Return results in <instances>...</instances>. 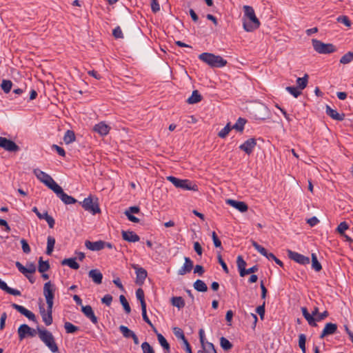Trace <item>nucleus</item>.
Listing matches in <instances>:
<instances>
[{
	"mask_svg": "<svg viewBox=\"0 0 353 353\" xmlns=\"http://www.w3.org/2000/svg\"><path fill=\"white\" fill-rule=\"evenodd\" d=\"M243 9L244 12L243 28L247 32H252L260 26V21L256 17L254 10L252 6H244Z\"/></svg>",
	"mask_w": 353,
	"mask_h": 353,
	"instance_id": "obj_1",
	"label": "nucleus"
},
{
	"mask_svg": "<svg viewBox=\"0 0 353 353\" xmlns=\"http://www.w3.org/2000/svg\"><path fill=\"white\" fill-rule=\"evenodd\" d=\"M199 59L212 68H222L228 63L222 57L208 52L201 53Z\"/></svg>",
	"mask_w": 353,
	"mask_h": 353,
	"instance_id": "obj_2",
	"label": "nucleus"
},
{
	"mask_svg": "<svg viewBox=\"0 0 353 353\" xmlns=\"http://www.w3.org/2000/svg\"><path fill=\"white\" fill-rule=\"evenodd\" d=\"M38 334L41 341L53 353L59 352V348L55 343L52 334L47 330L38 328Z\"/></svg>",
	"mask_w": 353,
	"mask_h": 353,
	"instance_id": "obj_3",
	"label": "nucleus"
},
{
	"mask_svg": "<svg viewBox=\"0 0 353 353\" xmlns=\"http://www.w3.org/2000/svg\"><path fill=\"white\" fill-rule=\"evenodd\" d=\"M82 208L92 214H96L101 212L99 205V199L97 197L90 195L88 197L84 199L82 202H80Z\"/></svg>",
	"mask_w": 353,
	"mask_h": 353,
	"instance_id": "obj_4",
	"label": "nucleus"
},
{
	"mask_svg": "<svg viewBox=\"0 0 353 353\" xmlns=\"http://www.w3.org/2000/svg\"><path fill=\"white\" fill-rule=\"evenodd\" d=\"M167 180L170 181L176 188L187 190L197 191L198 187L188 179H180L173 176H167Z\"/></svg>",
	"mask_w": 353,
	"mask_h": 353,
	"instance_id": "obj_5",
	"label": "nucleus"
},
{
	"mask_svg": "<svg viewBox=\"0 0 353 353\" xmlns=\"http://www.w3.org/2000/svg\"><path fill=\"white\" fill-rule=\"evenodd\" d=\"M312 43L314 50L319 54H330L336 50L332 43H325L316 39H313Z\"/></svg>",
	"mask_w": 353,
	"mask_h": 353,
	"instance_id": "obj_6",
	"label": "nucleus"
},
{
	"mask_svg": "<svg viewBox=\"0 0 353 353\" xmlns=\"http://www.w3.org/2000/svg\"><path fill=\"white\" fill-rule=\"evenodd\" d=\"M33 173L41 182L43 183L52 191L58 185V184L54 181L51 176L41 171L39 168L34 169Z\"/></svg>",
	"mask_w": 353,
	"mask_h": 353,
	"instance_id": "obj_7",
	"label": "nucleus"
},
{
	"mask_svg": "<svg viewBox=\"0 0 353 353\" xmlns=\"http://www.w3.org/2000/svg\"><path fill=\"white\" fill-rule=\"evenodd\" d=\"M17 332L20 341H22L27 336L34 337L37 334V331L26 324L21 325L18 328Z\"/></svg>",
	"mask_w": 353,
	"mask_h": 353,
	"instance_id": "obj_8",
	"label": "nucleus"
},
{
	"mask_svg": "<svg viewBox=\"0 0 353 353\" xmlns=\"http://www.w3.org/2000/svg\"><path fill=\"white\" fill-rule=\"evenodd\" d=\"M53 192L58 196V197L66 205L73 204L77 203V199L74 197L68 195L65 193L60 185H57Z\"/></svg>",
	"mask_w": 353,
	"mask_h": 353,
	"instance_id": "obj_9",
	"label": "nucleus"
},
{
	"mask_svg": "<svg viewBox=\"0 0 353 353\" xmlns=\"http://www.w3.org/2000/svg\"><path fill=\"white\" fill-rule=\"evenodd\" d=\"M287 253L289 259L294 261L297 263L301 265H307L310 263V258L307 256L290 250H288Z\"/></svg>",
	"mask_w": 353,
	"mask_h": 353,
	"instance_id": "obj_10",
	"label": "nucleus"
},
{
	"mask_svg": "<svg viewBox=\"0 0 353 353\" xmlns=\"http://www.w3.org/2000/svg\"><path fill=\"white\" fill-rule=\"evenodd\" d=\"M132 268L135 270L136 273V283L139 285H142L148 276L147 271L138 265L133 264Z\"/></svg>",
	"mask_w": 353,
	"mask_h": 353,
	"instance_id": "obj_11",
	"label": "nucleus"
},
{
	"mask_svg": "<svg viewBox=\"0 0 353 353\" xmlns=\"http://www.w3.org/2000/svg\"><path fill=\"white\" fill-rule=\"evenodd\" d=\"M0 147L8 152H17L19 147L12 140L0 137Z\"/></svg>",
	"mask_w": 353,
	"mask_h": 353,
	"instance_id": "obj_12",
	"label": "nucleus"
},
{
	"mask_svg": "<svg viewBox=\"0 0 353 353\" xmlns=\"http://www.w3.org/2000/svg\"><path fill=\"white\" fill-rule=\"evenodd\" d=\"M256 145V139L250 138L239 146V148L246 154H250Z\"/></svg>",
	"mask_w": 353,
	"mask_h": 353,
	"instance_id": "obj_13",
	"label": "nucleus"
},
{
	"mask_svg": "<svg viewBox=\"0 0 353 353\" xmlns=\"http://www.w3.org/2000/svg\"><path fill=\"white\" fill-rule=\"evenodd\" d=\"M225 203L230 206L238 210L241 212H245L248 210V206L243 201H236L233 199H228L225 201Z\"/></svg>",
	"mask_w": 353,
	"mask_h": 353,
	"instance_id": "obj_14",
	"label": "nucleus"
},
{
	"mask_svg": "<svg viewBox=\"0 0 353 353\" xmlns=\"http://www.w3.org/2000/svg\"><path fill=\"white\" fill-rule=\"evenodd\" d=\"M81 312L88 319L91 321L93 324L96 325L98 323V319L95 316L94 311L90 305H82Z\"/></svg>",
	"mask_w": 353,
	"mask_h": 353,
	"instance_id": "obj_15",
	"label": "nucleus"
},
{
	"mask_svg": "<svg viewBox=\"0 0 353 353\" xmlns=\"http://www.w3.org/2000/svg\"><path fill=\"white\" fill-rule=\"evenodd\" d=\"M39 312L46 325H50L52 323V312L46 310L43 305H39Z\"/></svg>",
	"mask_w": 353,
	"mask_h": 353,
	"instance_id": "obj_16",
	"label": "nucleus"
},
{
	"mask_svg": "<svg viewBox=\"0 0 353 353\" xmlns=\"http://www.w3.org/2000/svg\"><path fill=\"white\" fill-rule=\"evenodd\" d=\"M183 265L178 270L179 275H185L191 272L193 268V261L189 257L184 258Z\"/></svg>",
	"mask_w": 353,
	"mask_h": 353,
	"instance_id": "obj_17",
	"label": "nucleus"
},
{
	"mask_svg": "<svg viewBox=\"0 0 353 353\" xmlns=\"http://www.w3.org/2000/svg\"><path fill=\"white\" fill-rule=\"evenodd\" d=\"M337 330V325L332 323H327L325 324L324 329L323 330L320 339H323L326 336L334 334Z\"/></svg>",
	"mask_w": 353,
	"mask_h": 353,
	"instance_id": "obj_18",
	"label": "nucleus"
},
{
	"mask_svg": "<svg viewBox=\"0 0 353 353\" xmlns=\"http://www.w3.org/2000/svg\"><path fill=\"white\" fill-rule=\"evenodd\" d=\"M54 285L48 281L44 284L43 286V295L46 299H54Z\"/></svg>",
	"mask_w": 353,
	"mask_h": 353,
	"instance_id": "obj_19",
	"label": "nucleus"
},
{
	"mask_svg": "<svg viewBox=\"0 0 353 353\" xmlns=\"http://www.w3.org/2000/svg\"><path fill=\"white\" fill-rule=\"evenodd\" d=\"M93 130L100 135L105 136L109 133L110 127L104 122H100L94 126Z\"/></svg>",
	"mask_w": 353,
	"mask_h": 353,
	"instance_id": "obj_20",
	"label": "nucleus"
},
{
	"mask_svg": "<svg viewBox=\"0 0 353 353\" xmlns=\"http://www.w3.org/2000/svg\"><path fill=\"white\" fill-rule=\"evenodd\" d=\"M122 238L128 242H137L140 240V237L135 232L132 231H124L121 232Z\"/></svg>",
	"mask_w": 353,
	"mask_h": 353,
	"instance_id": "obj_21",
	"label": "nucleus"
},
{
	"mask_svg": "<svg viewBox=\"0 0 353 353\" xmlns=\"http://www.w3.org/2000/svg\"><path fill=\"white\" fill-rule=\"evenodd\" d=\"M326 114L330 117L332 119L341 121L345 119V114L339 113L336 110L332 109L329 105H326Z\"/></svg>",
	"mask_w": 353,
	"mask_h": 353,
	"instance_id": "obj_22",
	"label": "nucleus"
},
{
	"mask_svg": "<svg viewBox=\"0 0 353 353\" xmlns=\"http://www.w3.org/2000/svg\"><path fill=\"white\" fill-rule=\"evenodd\" d=\"M88 276L94 283L99 285L102 283L103 274L99 270H91L88 273Z\"/></svg>",
	"mask_w": 353,
	"mask_h": 353,
	"instance_id": "obj_23",
	"label": "nucleus"
},
{
	"mask_svg": "<svg viewBox=\"0 0 353 353\" xmlns=\"http://www.w3.org/2000/svg\"><path fill=\"white\" fill-rule=\"evenodd\" d=\"M102 240H99L97 241H90L89 240H86L85 241V246L87 249L91 251H100L102 250Z\"/></svg>",
	"mask_w": 353,
	"mask_h": 353,
	"instance_id": "obj_24",
	"label": "nucleus"
},
{
	"mask_svg": "<svg viewBox=\"0 0 353 353\" xmlns=\"http://www.w3.org/2000/svg\"><path fill=\"white\" fill-rule=\"evenodd\" d=\"M236 265L239 272V275L243 277V273L245 272V266L247 265L245 261L243 259L241 255H239L236 258Z\"/></svg>",
	"mask_w": 353,
	"mask_h": 353,
	"instance_id": "obj_25",
	"label": "nucleus"
},
{
	"mask_svg": "<svg viewBox=\"0 0 353 353\" xmlns=\"http://www.w3.org/2000/svg\"><path fill=\"white\" fill-rule=\"evenodd\" d=\"M61 265H68L70 268L73 270H77L79 268V264L76 261L75 258L64 259L61 261Z\"/></svg>",
	"mask_w": 353,
	"mask_h": 353,
	"instance_id": "obj_26",
	"label": "nucleus"
},
{
	"mask_svg": "<svg viewBox=\"0 0 353 353\" xmlns=\"http://www.w3.org/2000/svg\"><path fill=\"white\" fill-rule=\"evenodd\" d=\"M202 97L199 91L195 90L192 92V95L187 99L189 104H194L201 101Z\"/></svg>",
	"mask_w": 353,
	"mask_h": 353,
	"instance_id": "obj_27",
	"label": "nucleus"
},
{
	"mask_svg": "<svg viewBox=\"0 0 353 353\" xmlns=\"http://www.w3.org/2000/svg\"><path fill=\"white\" fill-rule=\"evenodd\" d=\"M158 341L160 345L163 347V348L165 350V353H170V344L165 339V338L160 333L157 334Z\"/></svg>",
	"mask_w": 353,
	"mask_h": 353,
	"instance_id": "obj_28",
	"label": "nucleus"
},
{
	"mask_svg": "<svg viewBox=\"0 0 353 353\" xmlns=\"http://www.w3.org/2000/svg\"><path fill=\"white\" fill-rule=\"evenodd\" d=\"M194 288L201 292H205L208 290L207 285L204 281L200 279H197L193 284Z\"/></svg>",
	"mask_w": 353,
	"mask_h": 353,
	"instance_id": "obj_29",
	"label": "nucleus"
},
{
	"mask_svg": "<svg viewBox=\"0 0 353 353\" xmlns=\"http://www.w3.org/2000/svg\"><path fill=\"white\" fill-rule=\"evenodd\" d=\"M171 303L178 309L183 308L185 306V301L181 296H173L171 299Z\"/></svg>",
	"mask_w": 353,
	"mask_h": 353,
	"instance_id": "obj_30",
	"label": "nucleus"
},
{
	"mask_svg": "<svg viewBox=\"0 0 353 353\" xmlns=\"http://www.w3.org/2000/svg\"><path fill=\"white\" fill-rule=\"evenodd\" d=\"M54 244H55V239L52 236H48V239H47V248H46V254L48 255L52 254L53 250H54Z\"/></svg>",
	"mask_w": 353,
	"mask_h": 353,
	"instance_id": "obj_31",
	"label": "nucleus"
},
{
	"mask_svg": "<svg viewBox=\"0 0 353 353\" xmlns=\"http://www.w3.org/2000/svg\"><path fill=\"white\" fill-rule=\"evenodd\" d=\"M50 269V264L48 261H43L42 257L39 258L38 270L41 273H44Z\"/></svg>",
	"mask_w": 353,
	"mask_h": 353,
	"instance_id": "obj_32",
	"label": "nucleus"
},
{
	"mask_svg": "<svg viewBox=\"0 0 353 353\" xmlns=\"http://www.w3.org/2000/svg\"><path fill=\"white\" fill-rule=\"evenodd\" d=\"M75 134L72 130H67L63 137V141L66 144H70L74 141Z\"/></svg>",
	"mask_w": 353,
	"mask_h": 353,
	"instance_id": "obj_33",
	"label": "nucleus"
},
{
	"mask_svg": "<svg viewBox=\"0 0 353 353\" xmlns=\"http://www.w3.org/2000/svg\"><path fill=\"white\" fill-rule=\"evenodd\" d=\"M64 328L68 334H74L80 330L78 326L73 325L70 322H65L64 323Z\"/></svg>",
	"mask_w": 353,
	"mask_h": 353,
	"instance_id": "obj_34",
	"label": "nucleus"
},
{
	"mask_svg": "<svg viewBox=\"0 0 353 353\" xmlns=\"http://www.w3.org/2000/svg\"><path fill=\"white\" fill-rule=\"evenodd\" d=\"M312 268L316 271L319 272L322 269L321 264L319 262L316 254H312Z\"/></svg>",
	"mask_w": 353,
	"mask_h": 353,
	"instance_id": "obj_35",
	"label": "nucleus"
},
{
	"mask_svg": "<svg viewBox=\"0 0 353 353\" xmlns=\"http://www.w3.org/2000/svg\"><path fill=\"white\" fill-rule=\"evenodd\" d=\"M252 245L255 248V250H257L261 255H263L265 257L268 256L267 255L268 254L269 252L265 248H263L254 241H252Z\"/></svg>",
	"mask_w": 353,
	"mask_h": 353,
	"instance_id": "obj_36",
	"label": "nucleus"
},
{
	"mask_svg": "<svg viewBox=\"0 0 353 353\" xmlns=\"http://www.w3.org/2000/svg\"><path fill=\"white\" fill-rule=\"evenodd\" d=\"M252 245L255 248V250H257L261 255H263L265 257L268 256L267 255L268 254L269 252L265 248H263L254 241H252Z\"/></svg>",
	"mask_w": 353,
	"mask_h": 353,
	"instance_id": "obj_37",
	"label": "nucleus"
},
{
	"mask_svg": "<svg viewBox=\"0 0 353 353\" xmlns=\"http://www.w3.org/2000/svg\"><path fill=\"white\" fill-rule=\"evenodd\" d=\"M307 79H308L307 74H305L303 77H302V78L299 77L296 79V83H297L298 88L300 90H303L307 86Z\"/></svg>",
	"mask_w": 353,
	"mask_h": 353,
	"instance_id": "obj_38",
	"label": "nucleus"
},
{
	"mask_svg": "<svg viewBox=\"0 0 353 353\" xmlns=\"http://www.w3.org/2000/svg\"><path fill=\"white\" fill-rule=\"evenodd\" d=\"M246 123V120L243 118H239L236 123L232 126V129H235L237 131L242 132L244 129V125Z\"/></svg>",
	"mask_w": 353,
	"mask_h": 353,
	"instance_id": "obj_39",
	"label": "nucleus"
},
{
	"mask_svg": "<svg viewBox=\"0 0 353 353\" xmlns=\"http://www.w3.org/2000/svg\"><path fill=\"white\" fill-rule=\"evenodd\" d=\"M141 311H142V317H143V321L145 323H147L151 327H152L154 330V332L157 333V329L154 327L153 324L152 323V322L150 321V320L149 319V318L147 315L146 305L145 306L143 305V307H141Z\"/></svg>",
	"mask_w": 353,
	"mask_h": 353,
	"instance_id": "obj_40",
	"label": "nucleus"
},
{
	"mask_svg": "<svg viewBox=\"0 0 353 353\" xmlns=\"http://www.w3.org/2000/svg\"><path fill=\"white\" fill-rule=\"evenodd\" d=\"M352 61H353V52H348L341 58L340 63L342 64H347Z\"/></svg>",
	"mask_w": 353,
	"mask_h": 353,
	"instance_id": "obj_41",
	"label": "nucleus"
},
{
	"mask_svg": "<svg viewBox=\"0 0 353 353\" xmlns=\"http://www.w3.org/2000/svg\"><path fill=\"white\" fill-rule=\"evenodd\" d=\"M232 129V127L230 125V123H228L219 133H218V136L220 137V138H225L228 134H229V132H230V130Z\"/></svg>",
	"mask_w": 353,
	"mask_h": 353,
	"instance_id": "obj_42",
	"label": "nucleus"
},
{
	"mask_svg": "<svg viewBox=\"0 0 353 353\" xmlns=\"http://www.w3.org/2000/svg\"><path fill=\"white\" fill-rule=\"evenodd\" d=\"M119 300H120V302H121V305H123L125 312L127 314H130L131 312V308H130V305H129L127 299H125V296L120 295Z\"/></svg>",
	"mask_w": 353,
	"mask_h": 353,
	"instance_id": "obj_43",
	"label": "nucleus"
},
{
	"mask_svg": "<svg viewBox=\"0 0 353 353\" xmlns=\"http://www.w3.org/2000/svg\"><path fill=\"white\" fill-rule=\"evenodd\" d=\"M12 86V83L10 80H3L1 84V89L5 93H8Z\"/></svg>",
	"mask_w": 353,
	"mask_h": 353,
	"instance_id": "obj_44",
	"label": "nucleus"
},
{
	"mask_svg": "<svg viewBox=\"0 0 353 353\" xmlns=\"http://www.w3.org/2000/svg\"><path fill=\"white\" fill-rule=\"evenodd\" d=\"M119 330L125 338H131L132 335L134 334V332L125 325H120Z\"/></svg>",
	"mask_w": 353,
	"mask_h": 353,
	"instance_id": "obj_45",
	"label": "nucleus"
},
{
	"mask_svg": "<svg viewBox=\"0 0 353 353\" xmlns=\"http://www.w3.org/2000/svg\"><path fill=\"white\" fill-rule=\"evenodd\" d=\"M136 296L138 300L140 301L141 306L143 307V305L145 306L146 303L145 301L144 298V292L141 288H139L136 291Z\"/></svg>",
	"mask_w": 353,
	"mask_h": 353,
	"instance_id": "obj_46",
	"label": "nucleus"
},
{
	"mask_svg": "<svg viewBox=\"0 0 353 353\" xmlns=\"http://www.w3.org/2000/svg\"><path fill=\"white\" fill-rule=\"evenodd\" d=\"M220 344L221 347L225 350H229L232 347V344L223 336L220 339Z\"/></svg>",
	"mask_w": 353,
	"mask_h": 353,
	"instance_id": "obj_47",
	"label": "nucleus"
},
{
	"mask_svg": "<svg viewBox=\"0 0 353 353\" xmlns=\"http://www.w3.org/2000/svg\"><path fill=\"white\" fill-rule=\"evenodd\" d=\"M173 332H174V334L175 335V336L178 339H181L183 341V342H184L185 341L187 340L184 335L183 330L181 328L176 327H174Z\"/></svg>",
	"mask_w": 353,
	"mask_h": 353,
	"instance_id": "obj_48",
	"label": "nucleus"
},
{
	"mask_svg": "<svg viewBox=\"0 0 353 353\" xmlns=\"http://www.w3.org/2000/svg\"><path fill=\"white\" fill-rule=\"evenodd\" d=\"M305 335L304 334H301L299 336V346L301 349L303 353H305Z\"/></svg>",
	"mask_w": 353,
	"mask_h": 353,
	"instance_id": "obj_49",
	"label": "nucleus"
},
{
	"mask_svg": "<svg viewBox=\"0 0 353 353\" xmlns=\"http://www.w3.org/2000/svg\"><path fill=\"white\" fill-rule=\"evenodd\" d=\"M205 353H216L214 345L212 343L206 342V345L202 346Z\"/></svg>",
	"mask_w": 353,
	"mask_h": 353,
	"instance_id": "obj_50",
	"label": "nucleus"
},
{
	"mask_svg": "<svg viewBox=\"0 0 353 353\" xmlns=\"http://www.w3.org/2000/svg\"><path fill=\"white\" fill-rule=\"evenodd\" d=\"M336 21L339 23H343L347 27H350L352 24L349 18L345 15L339 16L336 19Z\"/></svg>",
	"mask_w": 353,
	"mask_h": 353,
	"instance_id": "obj_51",
	"label": "nucleus"
},
{
	"mask_svg": "<svg viewBox=\"0 0 353 353\" xmlns=\"http://www.w3.org/2000/svg\"><path fill=\"white\" fill-rule=\"evenodd\" d=\"M348 228L349 225L345 221H343L338 225L336 231L339 232V234H343V233H345V231L347 230Z\"/></svg>",
	"mask_w": 353,
	"mask_h": 353,
	"instance_id": "obj_52",
	"label": "nucleus"
},
{
	"mask_svg": "<svg viewBox=\"0 0 353 353\" xmlns=\"http://www.w3.org/2000/svg\"><path fill=\"white\" fill-rule=\"evenodd\" d=\"M285 89L295 98L298 97L301 94V92L297 88L293 86H288Z\"/></svg>",
	"mask_w": 353,
	"mask_h": 353,
	"instance_id": "obj_53",
	"label": "nucleus"
},
{
	"mask_svg": "<svg viewBox=\"0 0 353 353\" xmlns=\"http://www.w3.org/2000/svg\"><path fill=\"white\" fill-rule=\"evenodd\" d=\"M141 348L143 353H154L152 347L148 342H143L141 344Z\"/></svg>",
	"mask_w": 353,
	"mask_h": 353,
	"instance_id": "obj_54",
	"label": "nucleus"
},
{
	"mask_svg": "<svg viewBox=\"0 0 353 353\" xmlns=\"http://www.w3.org/2000/svg\"><path fill=\"white\" fill-rule=\"evenodd\" d=\"M44 216H45V217L43 219H45L47 221V223L50 228H53L54 226V223H55V221H54V219H53V217L50 216L48 214V212H46V211L44 212Z\"/></svg>",
	"mask_w": 353,
	"mask_h": 353,
	"instance_id": "obj_55",
	"label": "nucleus"
},
{
	"mask_svg": "<svg viewBox=\"0 0 353 353\" xmlns=\"http://www.w3.org/2000/svg\"><path fill=\"white\" fill-rule=\"evenodd\" d=\"M112 34L116 39H122L123 38V32L119 26L116 27L113 31Z\"/></svg>",
	"mask_w": 353,
	"mask_h": 353,
	"instance_id": "obj_56",
	"label": "nucleus"
},
{
	"mask_svg": "<svg viewBox=\"0 0 353 353\" xmlns=\"http://www.w3.org/2000/svg\"><path fill=\"white\" fill-rule=\"evenodd\" d=\"M20 242H21V248H22L23 252L26 254L30 253L31 250H30V248L28 242L26 241V240L23 239L21 240Z\"/></svg>",
	"mask_w": 353,
	"mask_h": 353,
	"instance_id": "obj_57",
	"label": "nucleus"
},
{
	"mask_svg": "<svg viewBox=\"0 0 353 353\" xmlns=\"http://www.w3.org/2000/svg\"><path fill=\"white\" fill-rule=\"evenodd\" d=\"M12 307L17 310L19 312H20L21 314L24 315L26 311L28 310L26 307H24L22 305H19L17 303H12L11 305Z\"/></svg>",
	"mask_w": 353,
	"mask_h": 353,
	"instance_id": "obj_58",
	"label": "nucleus"
},
{
	"mask_svg": "<svg viewBox=\"0 0 353 353\" xmlns=\"http://www.w3.org/2000/svg\"><path fill=\"white\" fill-rule=\"evenodd\" d=\"M151 9L154 13H157L160 10V6L158 0H151Z\"/></svg>",
	"mask_w": 353,
	"mask_h": 353,
	"instance_id": "obj_59",
	"label": "nucleus"
},
{
	"mask_svg": "<svg viewBox=\"0 0 353 353\" xmlns=\"http://www.w3.org/2000/svg\"><path fill=\"white\" fill-rule=\"evenodd\" d=\"M256 313L259 314L260 318L263 319L265 315V302L261 305H259L256 309Z\"/></svg>",
	"mask_w": 353,
	"mask_h": 353,
	"instance_id": "obj_60",
	"label": "nucleus"
},
{
	"mask_svg": "<svg viewBox=\"0 0 353 353\" xmlns=\"http://www.w3.org/2000/svg\"><path fill=\"white\" fill-rule=\"evenodd\" d=\"M112 301V296L110 294H105L102 299L101 302L108 306H110Z\"/></svg>",
	"mask_w": 353,
	"mask_h": 353,
	"instance_id": "obj_61",
	"label": "nucleus"
},
{
	"mask_svg": "<svg viewBox=\"0 0 353 353\" xmlns=\"http://www.w3.org/2000/svg\"><path fill=\"white\" fill-rule=\"evenodd\" d=\"M212 240H213L214 246L216 248L221 247V241L218 238L215 232H212Z\"/></svg>",
	"mask_w": 353,
	"mask_h": 353,
	"instance_id": "obj_62",
	"label": "nucleus"
},
{
	"mask_svg": "<svg viewBox=\"0 0 353 353\" xmlns=\"http://www.w3.org/2000/svg\"><path fill=\"white\" fill-rule=\"evenodd\" d=\"M15 265L19 270L20 272H21L24 276L27 275V269L24 267L20 262L17 261L15 263Z\"/></svg>",
	"mask_w": 353,
	"mask_h": 353,
	"instance_id": "obj_63",
	"label": "nucleus"
},
{
	"mask_svg": "<svg viewBox=\"0 0 353 353\" xmlns=\"http://www.w3.org/2000/svg\"><path fill=\"white\" fill-rule=\"evenodd\" d=\"M15 265L19 270L20 272H21L24 276L27 275V269L24 267L20 262L17 261L15 263Z\"/></svg>",
	"mask_w": 353,
	"mask_h": 353,
	"instance_id": "obj_64",
	"label": "nucleus"
}]
</instances>
